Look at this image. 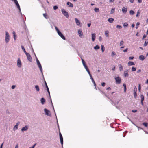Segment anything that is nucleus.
Masks as SVG:
<instances>
[{
    "label": "nucleus",
    "instance_id": "423d86ee",
    "mask_svg": "<svg viewBox=\"0 0 148 148\" xmlns=\"http://www.w3.org/2000/svg\"><path fill=\"white\" fill-rule=\"evenodd\" d=\"M44 110L46 115L49 116H51L50 112L49 110L46 109H45Z\"/></svg>",
    "mask_w": 148,
    "mask_h": 148
},
{
    "label": "nucleus",
    "instance_id": "bf43d9fd",
    "mask_svg": "<svg viewBox=\"0 0 148 148\" xmlns=\"http://www.w3.org/2000/svg\"><path fill=\"white\" fill-rule=\"evenodd\" d=\"M147 36V35H144L142 39L143 40Z\"/></svg>",
    "mask_w": 148,
    "mask_h": 148
},
{
    "label": "nucleus",
    "instance_id": "c85d7f7f",
    "mask_svg": "<svg viewBox=\"0 0 148 148\" xmlns=\"http://www.w3.org/2000/svg\"><path fill=\"white\" fill-rule=\"evenodd\" d=\"M38 66L40 69V71L42 72V66H41V65L40 64H39V65H38Z\"/></svg>",
    "mask_w": 148,
    "mask_h": 148
},
{
    "label": "nucleus",
    "instance_id": "5fc2aeb1",
    "mask_svg": "<svg viewBox=\"0 0 148 148\" xmlns=\"http://www.w3.org/2000/svg\"><path fill=\"white\" fill-rule=\"evenodd\" d=\"M37 62L38 66L39 65V64H40L37 58Z\"/></svg>",
    "mask_w": 148,
    "mask_h": 148
},
{
    "label": "nucleus",
    "instance_id": "5701e85b",
    "mask_svg": "<svg viewBox=\"0 0 148 148\" xmlns=\"http://www.w3.org/2000/svg\"><path fill=\"white\" fill-rule=\"evenodd\" d=\"M119 66L120 70L121 71L123 70V67L122 65L121 64H120L119 65Z\"/></svg>",
    "mask_w": 148,
    "mask_h": 148
},
{
    "label": "nucleus",
    "instance_id": "2eb2a0df",
    "mask_svg": "<svg viewBox=\"0 0 148 148\" xmlns=\"http://www.w3.org/2000/svg\"><path fill=\"white\" fill-rule=\"evenodd\" d=\"M127 11V8L123 7L122 9V11L123 13L125 14Z\"/></svg>",
    "mask_w": 148,
    "mask_h": 148
},
{
    "label": "nucleus",
    "instance_id": "8fccbe9b",
    "mask_svg": "<svg viewBox=\"0 0 148 148\" xmlns=\"http://www.w3.org/2000/svg\"><path fill=\"white\" fill-rule=\"evenodd\" d=\"M18 126L17 125H15L14 127V130H17L18 128Z\"/></svg>",
    "mask_w": 148,
    "mask_h": 148
},
{
    "label": "nucleus",
    "instance_id": "37998d69",
    "mask_svg": "<svg viewBox=\"0 0 148 148\" xmlns=\"http://www.w3.org/2000/svg\"><path fill=\"white\" fill-rule=\"evenodd\" d=\"M55 27L56 29V30L57 31V33H58V32H60L59 30L58 29V27L56 26H55Z\"/></svg>",
    "mask_w": 148,
    "mask_h": 148
},
{
    "label": "nucleus",
    "instance_id": "ddd939ff",
    "mask_svg": "<svg viewBox=\"0 0 148 148\" xmlns=\"http://www.w3.org/2000/svg\"><path fill=\"white\" fill-rule=\"evenodd\" d=\"M75 21L77 25L79 26L81 24V23L80 21L77 18H75Z\"/></svg>",
    "mask_w": 148,
    "mask_h": 148
},
{
    "label": "nucleus",
    "instance_id": "6e6d98bb",
    "mask_svg": "<svg viewBox=\"0 0 148 148\" xmlns=\"http://www.w3.org/2000/svg\"><path fill=\"white\" fill-rule=\"evenodd\" d=\"M115 55V53L114 52H112L111 56H114Z\"/></svg>",
    "mask_w": 148,
    "mask_h": 148
},
{
    "label": "nucleus",
    "instance_id": "e2e57ef3",
    "mask_svg": "<svg viewBox=\"0 0 148 148\" xmlns=\"http://www.w3.org/2000/svg\"><path fill=\"white\" fill-rule=\"evenodd\" d=\"M127 50H128V48H127L123 50V52H126L127 51Z\"/></svg>",
    "mask_w": 148,
    "mask_h": 148
},
{
    "label": "nucleus",
    "instance_id": "a18cd8bd",
    "mask_svg": "<svg viewBox=\"0 0 148 148\" xmlns=\"http://www.w3.org/2000/svg\"><path fill=\"white\" fill-rule=\"evenodd\" d=\"M122 26L120 25H118L116 27L117 28L121 29L122 28Z\"/></svg>",
    "mask_w": 148,
    "mask_h": 148
},
{
    "label": "nucleus",
    "instance_id": "de8ad7c7",
    "mask_svg": "<svg viewBox=\"0 0 148 148\" xmlns=\"http://www.w3.org/2000/svg\"><path fill=\"white\" fill-rule=\"evenodd\" d=\"M43 15L44 16V17L45 18H46L47 19L48 18L47 17V16L46 14H45V13L43 14Z\"/></svg>",
    "mask_w": 148,
    "mask_h": 148
},
{
    "label": "nucleus",
    "instance_id": "79ce46f5",
    "mask_svg": "<svg viewBox=\"0 0 148 148\" xmlns=\"http://www.w3.org/2000/svg\"><path fill=\"white\" fill-rule=\"evenodd\" d=\"M123 43H124V42H123V40L121 41L120 42V44H119L120 46H121L123 45Z\"/></svg>",
    "mask_w": 148,
    "mask_h": 148
},
{
    "label": "nucleus",
    "instance_id": "4be33fe9",
    "mask_svg": "<svg viewBox=\"0 0 148 148\" xmlns=\"http://www.w3.org/2000/svg\"><path fill=\"white\" fill-rule=\"evenodd\" d=\"M13 34L14 36V39L16 40V35L15 32L14 31L13 32Z\"/></svg>",
    "mask_w": 148,
    "mask_h": 148
},
{
    "label": "nucleus",
    "instance_id": "a211bd4d",
    "mask_svg": "<svg viewBox=\"0 0 148 148\" xmlns=\"http://www.w3.org/2000/svg\"><path fill=\"white\" fill-rule=\"evenodd\" d=\"M28 126H27L23 127L21 129L22 131H26L28 129Z\"/></svg>",
    "mask_w": 148,
    "mask_h": 148
},
{
    "label": "nucleus",
    "instance_id": "412c9836",
    "mask_svg": "<svg viewBox=\"0 0 148 148\" xmlns=\"http://www.w3.org/2000/svg\"><path fill=\"white\" fill-rule=\"evenodd\" d=\"M148 40L146 39L145 40V42L144 44V46H146L148 44Z\"/></svg>",
    "mask_w": 148,
    "mask_h": 148
},
{
    "label": "nucleus",
    "instance_id": "39448f33",
    "mask_svg": "<svg viewBox=\"0 0 148 148\" xmlns=\"http://www.w3.org/2000/svg\"><path fill=\"white\" fill-rule=\"evenodd\" d=\"M78 33L79 36L81 38H83V32L81 29H79L78 30Z\"/></svg>",
    "mask_w": 148,
    "mask_h": 148
},
{
    "label": "nucleus",
    "instance_id": "338daca9",
    "mask_svg": "<svg viewBox=\"0 0 148 148\" xmlns=\"http://www.w3.org/2000/svg\"><path fill=\"white\" fill-rule=\"evenodd\" d=\"M134 58V57H130L129 58V59L130 60H132V59H133Z\"/></svg>",
    "mask_w": 148,
    "mask_h": 148
},
{
    "label": "nucleus",
    "instance_id": "ea45409f",
    "mask_svg": "<svg viewBox=\"0 0 148 148\" xmlns=\"http://www.w3.org/2000/svg\"><path fill=\"white\" fill-rule=\"evenodd\" d=\"M81 59H82V64H83V65H85V64H85V61L82 58V57H81Z\"/></svg>",
    "mask_w": 148,
    "mask_h": 148
},
{
    "label": "nucleus",
    "instance_id": "3c124183",
    "mask_svg": "<svg viewBox=\"0 0 148 148\" xmlns=\"http://www.w3.org/2000/svg\"><path fill=\"white\" fill-rule=\"evenodd\" d=\"M86 71H87V72H88V73L89 74V75H90V72L89 70V69H86Z\"/></svg>",
    "mask_w": 148,
    "mask_h": 148
},
{
    "label": "nucleus",
    "instance_id": "6ab92c4d",
    "mask_svg": "<svg viewBox=\"0 0 148 148\" xmlns=\"http://www.w3.org/2000/svg\"><path fill=\"white\" fill-rule=\"evenodd\" d=\"M41 103L42 104H44L45 103V99H44V98H41Z\"/></svg>",
    "mask_w": 148,
    "mask_h": 148
},
{
    "label": "nucleus",
    "instance_id": "e433bc0d",
    "mask_svg": "<svg viewBox=\"0 0 148 148\" xmlns=\"http://www.w3.org/2000/svg\"><path fill=\"white\" fill-rule=\"evenodd\" d=\"M123 25L124 27H127L128 26V25L127 23L125 22L123 24Z\"/></svg>",
    "mask_w": 148,
    "mask_h": 148
},
{
    "label": "nucleus",
    "instance_id": "052dcab7",
    "mask_svg": "<svg viewBox=\"0 0 148 148\" xmlns=\"http://www.w3.org/2000/svg\"><path fill=\"white\" fill-rule=\"evenodd\" d=\"M90 75V78L91 79L92 81V80H93V79H94L92 76V75H91V74H90V75Z\"/></svg>",
    "mask_w": 148,
    "mask_h": 148
},
{
    "label": "nucleus",
    "instance_id": "0eeeda50",
    "mask_svg": "<svg viewBox=\"0 0 148 148\" xmlns=\"http://www.w3.org/2000/svg\"><path fill=\"white\" fill-rule=\"evenodd\" d=\"M59 35L64 40H65L66 38L63 35V34L61 33V32L60 31L58 33Z\"/></svg>",
    "mask_w": 148,
    "mask_h": 148
},
{
    "label": "nucleus",
    "instance_id": "473e14b6",
    "mask_svg": "<svg viewBox=\"0 0 148 148\" xmlns=\"http://www.w3.org/2000/svg\"><path fill=\"white\" fill-rule=\"evenodd\" d=\"M145 58L144 56H139V59L142 60H143Z\"/></svg>",
    "mask_w": 148,
    "mask_h": 148
},
{
    "label": "nucleus",
    "instance_id": "cd10ccee",
    "mask_svg": "<svg viewBox=\"0 0 148 148\" xmlns=\"http://www.w3.org/2000/svg\"><path fill=\"white\" fill-rule=\"evenodd\" d=\"M94 10L96 12H98L99 11V9L97 8H95L94 9Z\"/></svg>",
    "mask_w": 148,
    "mask_h": 148
},
{
    "label": "nucleus",
    "instance_id": "1a4fd4ad",
    "mask_svg": "<svg viewBox=\"0 0 148 148\" xmlns=\"http://www.w3.org/2000/svg\"><path fill=\"white\" fill-rule=\"evenodd\" d=\"M137 91V88H136L135 87L134 89V97L136 98L137 96L136 92Z\"/></svg>",
    "mask_w": 148,
    "mask_h": 148
},
{
    "label": "nucleus",
    "instance_id": "69168bd1",
    "mask_svg": "<svg viewBox=\"0 0 148 148\" xmlns=\"http://www.w3.org/2000/svg\"><path fill=\"white\" fill-rule=\"evenodd\" d=\"M115 67L114 66H113V67L112 68V70L114 71L115 70Z\"/></svg>",
    "mask_w": 148,
    "mask_h": 148
},
{
    "label": "nucleus",
    "instance_id": "58836bf2",
    "mask_svg": "<svg viewBox=\"0 0 148 148\" xmlns=\"http://www.w3.org/2000/svg\"><path fill=\"white\" fill-rule=\"evenodd\" d=\"M24 25H25V26L24 27V29H25V30L26 31L28 29H27V26H26V25H25V21H24Z\"/></svg>",
    "mask_w": 148,
    "mask_h": 148
},
{
    "label": "nucleus",
    "instance_id": "864d4df0",
    "mask_svg": "<svg viewBox=\"0 0 148 148\" xmlns=\"http://www.w3.org/2000/svg\"><path fill=\"white\" fill-rule=\"evenodd\" d=\"M99 40L100 41H101L102 40V38L101 36L99 37Z\"/></svg>",
    "mask_w": 148,
    "mask_h": 148
},
{
    "label": "nucleus",
    "instance_id": "bb28decb",
    "mask_svg": "<svg viewBox=\"0 0 148 148\" xmlns=\"http://www.w3.org/2000/svg\"><path fill=\"white\" fill-rule=\"evenodd\" d=\"M108 33L109 32L108 31H106L105 32V34L106 36L107 37H108L109 36Z\"/></svg>",
    "mask_w": 148,
    "mask_h": 148
},
{
    "label": "nucleus",
    "instance_id": "f03ea898",
    "mask_svg": "<svg viewBox=\"0 0 148 148\" xmlns=\"http://www.w3.org/2000/svg\"><path fill=\"white\" fill-rule=\"evenodd\" d=\"M61 11L63 14L65 16L66 18H68L69 17V15L68 12L66 11L64 9L61 10Z\"/></svg>",
    "mask_w": 148,
    "mask_h": 148
},
{
    "label": "nucleus",
    "instance_id": "c03bdc74",
    "mask_svg": "<svg viewBox=\"0 0 148 148\" xmlns=\"http://www.w3.org/2000/svg\"><path fill=\"white\" fill-rule=\"evenodd\" d=\"M132 70L133 71H134L136 70V69L135 68L133 67L132 68Z\"/></svg>",
    "mask_w": 148,
    "mask_h": 148
},
{
    "label": "nucleus",
    "instance_id": "774afa93",
    "mask_svg": "<svg viewBox=\"0 0 148 148\" xmlns=\"http://www.w3.org/2000/svg\"><path fill=\"white\" fill-rule=\"evenodd\" d=\"M15 86H14V85H12V89H14L15 88Z\"/></svg>",
    "mask_w": 148,
    "mask_h": 148
},
{
    "label": "nucleus",
    "instance_id": "c756f323",
    "mask_svg": "<svg viewBox=\"0 0 148 148\" xmlns=\"http://www.w3.org/2000/svg\"><path fill=\"white\" fill-rule=\"evenodd\" d=\"M130 14L132 15H133L134 14V12L132 10H131L130 11Z\"/></svg>",
    "mask_w": 148,
    "mask_h": 148
},
{
    "label": "nucleus",
    "instance_id": "49530a36",
    "mask_svg": "<svg viewBox=\"0 0 148 148\" xmlns=\"http://www.w3.org/2000/svg\"><path fill=\"white\" fill-rule=\"evenodd\" d=\"M92 81L93 82V83L94 86H95V88H96V84H95V81H94V79H93V80H92Z\"/></svg>",
    "mask_w": 148,
    "mask_h": 148
},
{
    "label": "nucleus",
    "instance_id": "09e8293b",
    "mask_svg": "<svg viewBox=\"0 0 148 148\" xmlns=\"http://www.w3.org/2000/svg\"><path fill=\"white\" fill-rule=\"evenodd\" d=\"M53 8L54 10H56L58 9V7L57 6L55 5L53 6Z\"/></svg>",
    "mask_w": 148,
    "mask_h": 148
},
{
    "label": "nucleus",
    "instance_id": "a19ab883",
    "mask_svg": "<svg viewBox=\"0 0 148 148\" xmlns=\"http://www.w3.org/2000/svg\"><path fill=\"white\" fill-rule=\"evenodd\" d=\"M140 89H141V84H139L138 85V91L140 92Z\"/></svg>",
    "mask_w": 148,
    "mask_h": 148
},
{
    "label": "nucleus",
    "instance_id": "4d7b16f0",
    "mask_svg": "<svg viewBox=\"0 0 148 148\" xmlns=\"http://www.w3.org/2000/svg\"><path fill=\"white\" fill-rule=\"evenodd\" d=\"M84 66L86 70L88 69V67L87 66L86 64H85V65H84Z\"/></svg>",
    "mask_w": 148,
    "mask_h": 148
},
{
    "label": "nucleus",
    "instance_id": "393cba45",
    "mask_svg": "<svg viewBox=\"0 0 148 148\" xmlns=\"http://www.w3.org/2000/svg\"><path fill=\"white\" fill-rule=\"evenodd\" d=\"M115 10V8H112L110 11V14H113Z\"/></svg>",
    "mask_w": 148,
    "mask_h": 148
},
{
    "label": "nucleus",
    "instance_id": "f704fd0d",
    "mask_svg": "<svg viewBox=\"0 0 148 148\" xmlns=\"http://www.w3.org/2000/svg\"><path fill=\"white\" fill-rule=\"evenodd\" d=\"M140 11H139V10H138L137 12V14L136 15V17H138V16H139L140 15Z\"/></svg>",
    "mask_w": 148,
    "mask_h": 148
},
{
    "label": "nucleus",
    "instance_id": "2f4dec72",
    "mask_svg": "<svg viewBox=\"0 0 148 148\" xmlns=\"http://www.w3.org/2000/svg\"><path fill=\"white\" fill-rule=\"evenodd\" d=\"M140 23L139 22H138L136 24V29H137L138 28V25H140Z\"/></svg>",
    "mask_w": 148,
    "mask_h": 148
},
{
    "label": "nucleus",
    "instance_id": "f8f14e48",
    "mask_svg": "<svg viewBox=\"0 0 148 148\" xmlns=\"http://www.w3.org/2000/svg\"><path fill=\"white\" fill-rule=\"evenodd\" d=\"M96 38V34L95 33L92 34V41H94Z\"/></svg>",
    "mask_w": 148,
    "mask_h": 148
},
{
    "label": "nucleus",
    "instance_id": "7c9ffc66",
    "mask_svg": "<svg viewBox=\"0 0 148 148\" xmlns=\"http://www.w3.org/2000/svg\"><path fill=\"white\" fill-rule=\"evenodd\" d=\"M35 88H36V89L37 91H39V87L38 85L35 86Z\"/></svg>",
    "mask_w": 148,
    "mask_h": 148
},
{
    "label": "nucleus",
    "instance_id": "0e129e2a",
    "mask_svg": "<svg viewBox=\"0 0 148 148\" xmlns=\"http://www.w3.org/2000/svg\"><path fill=\"white\" fill-rule=\"evenodd\" d=\"M36 145V144H34L33 146H32V147H30L29 148H34V147L35 146V145Z\"/></svg>",
    "mask_w": 148,
    "mask_h": 148
},
{
    "label": "nucleus",
    "instance_id": "680f3d73",
    "mask_svg": "<svg viewBox=\"0 0 148 148\" xmlns=\"http://www.w3.org/2000/svg\"><path fill=\"white\" fill-rule=\"evenodd\" d=\"M90 75V78L91 79L92 81V80H93V79H94L92 76V75H91V74H90V75Z\"/></svg>",
    "mask_w": 148,
    "mask_h": 148
},
{
    "label": "nucleus",
    "instance_id": "4c0bfd02",
    "mask_svg": "<svg viewBox=\"0 0 148 148\" xmlns=\"http://www.w3.org/2000/svg\"><path fill=\"white\" fill-rule=\"evenodd\" d=\"M143 125H144L145 127H147L148 126V123H147L144 122L143 123Z\"/></svg>",
    "mask_w": 148,
    "mask_h": 148
},
{
    "label": "nucleus",
    "instance_id": "a878e982",
    "mask_svg": "<svg viewBox=\"0 0 148 148\" xmlns=\"http://www.w3.org/2000/svg\"><path fill=\"white\" fill-rule=\"evenodd\" d=\"M27 58L28 60L30 62H31L32 61V58L31 56H27Z\"/></svg>",
    "mask_w": 148,
    "mask_h": 148
},
{
    "label": "nucleus",
    "instance_id": "f3484780",
    "mask_svg": "<svg viewBox=\"0 0 148 148\" xmlns=\"http://www.w3.org/2000/svg\"><path fill=\"white\" fill-rule=\"evenodd\" d=\"M67 5L71 7L72 8L73 7V4L69 2H68L67 3Z\"/></svg>",
    "mask_w": 148,
    "mask_h": 148
},
{
    "label": "nucleus",
    "instance_id": "20e7f679",
    "mask_svg": "<svg viewBox=\"0 0 148 148\" xmlns=\"http://www.w3.org/2000/svg\"><path fill=\"white\" fill-rule=\"evenodd\" d=\"M14 2L17 8L19 10L20 12L21 13V14H22L21 12L20 7L18 1L17 0L16 1L15 0V1H14Z\"/></svg>",
    "mask_w": 148,
    "mask_h": 148
},
{
    "label": "nucleus",
    "instance_id": "6e6552de",
    "mask_svg": "<svg viewBox=\"0 0 148 148\" xmlns=\"http://www.w3.org/2000/svg\"><path fill=\"white\" fill-rule=\"evenodd\" d=\"M59 136L60 141V143L62 145L63 144V138L60 132H59Z\"/></svg>",
    "mask_w": 148,
    "mask_h": 148
},
{
    "label": "nucleus",
    "instance_id": "9b49d317",
    "mask_svg": "<svg viewBox=\"0 0 148 148\" xmlns=\"http://www.w3.org/2000/svg\"><path fill=\"white\" fill-rule=\"evenodd\" d=\"M17 64L18 66L19 67H21V61L19 58H18V59Z\"/></svg>",
    "mask_w": 148,
    "mask_h": 148
},
{
    "label": "nucleus",
    "instance_id": "f257e3e1",
    "mask_svg": "<svg viewBox=\"0 0 148 148\" xmlns=\"http://www.w3.org/2000/svg\"><path fill=\"white\" fill-rule=\"evenodd\" d=\"M10 40V35L8 31H5V41L6 43H8Z\"/></svg>",
    "mask_w": 148,
    "mask_h": 148
},
{
    "label": "nucleus",
    "instance_id": "603ef678",
    "mask_svg": "<svg viewBox=\"0 0 148 148\" xmlns=\"http://www.w3.org/2000/svg\"><path fill=\"white\" fill-rule=\"evenodd\" d=\"M101 84L102 86L104 87L105 85V83L104 82H102Z\"/></svg>",
    "mask_w": 148,
    "mask_h": 148
},
{
    "label": "nucleus",
    "instance_id": "b1692460",
    "mask_svg": "<svg viewBox=\"0 0 148 148\" xmlns=\"http://www.w3.org/2000/svg\"><path fill=\"white\" fill-rule=\"evenodd\" d=\"M128 64L129 66H132L134 65V63L133 62L130 61L128 63Z\"/></svg>",
    "mask_w": 148,
    "mask_h": 148
},
{
    "label": "nucleus",
    "instance_id": "4468645a",
    "mask_svg": "<svg viewBox=\"0 0 148 148\" xmlns=\"http://www.w3.org/2000/svg\"><path fill=\"white\" fill-rule=\"evenodd\" d=\"M140 98H141V104L142 105H143V101L144 100V95H140Z\"/></svg>",
    "mask_w": 148,
    "mask_h": 148
},
{
    "label": "nucleus",
    "instance_id": "aec40b11",
    "mask_svg": "<svg viewBox=\"0 0 148 148\" xmlns=\"http://www.w3.org/2000/svg\"><path fill=\"white\" fill-rule=\"evenodd\" d=\"M114 21V19L112 18H110L108 19V21L110 23H112Z\"/></svg>",
    "mask_w": 148,
    "mask_h": 148
},
{
    "label": "nucleus",
    "instance_id": "7ed1b4c3",
    "mask_svg": "<svg viewBox=\"0 0 148 148\" xmlns=\"http://www.w3.org/2000/svg\"><path fill=\"white\" fill-rule=\"evenodd\" d=\"M116 81V83L117 84H120L121 82V78L119 77H117L115 78Z\"/></svg>",
    "mask_w": 148,
    "mask_h": 148
},
{
    "label": "nucleus",
    "instance_id": "9d476101",
    "mask_svg": "<svg viewBox=\"0 0 148 148\" xmlns=\"http://www.w3.org/2000/svg\"><path fill=\"white\" fill-rule=\"evenodd\" d=\"M21 47L23 51V52L25 53V54H26V56H30V55L28 53L26 52V51L24 47V46L23 45L21 46Z\"/></svg>",
    "mask_w": 148,
    "mask_h": 148
},
{
    "label": "nucleus",
    "instance_id": "13d9d810",
    "mask_svg": "<svg viewBox=\"0 0 148 148\" xmlns=\"http://www.w3.org/2000/svg\"><path fill=\"white\" fill-rule=\"evenodd\" d=\"M84 66L86 70L88 69V67L87 66L86 64H85V65H84Z\"/></svg>",
    "mask_w": 148,
    "mask_h": 148
},
{
    "label": "nucleus",
    "instance_id": "72a5a7b5",
    "mask_svg": "<svg viewBox=\"0 0 148 148\" xmlns=\"http://www.w3.org/2000/svg\"><path fill=\"white\" fill-rule=\"evenodd\" d=\"M100 48L99 47L98 45H97L94 47V48L95 50L97 49H99Z\"/></svg>",
    "mask_w": 148,
    "mask_h": 148
},
{
    "label": "nucleus",
    "instance_id": "c9c22d12",
    "mask_svg": "<svg viewBox=\"0 0 148 148\" xmlns=\"http://www.w3.org/2000/svg\"><path fill=\"white\" fill-rule=\"evenodd\" d=\"M101 49L102 52H103L104 51V47L103 45L101 46Z\"/></svg>",
    "mask_w": 148,
    "mask_h": 148
},
{
    "label": "nucleus",
    "instance_id": "dca6fc26",
    "mask_svg": "<svg viewBox=\"0 0 148 148\" xmlns=\"http://www.w3.org/2000/svg\"><path fill=\"white\" fill-rule=\"evenodd\" d=\"M124 75L125 77H128L129 76L128 71L127 70L125 71L124 73Z\"/></svg>",
    "mask_w": 148,
    "mask_h": 148
}]
</instances>
